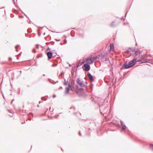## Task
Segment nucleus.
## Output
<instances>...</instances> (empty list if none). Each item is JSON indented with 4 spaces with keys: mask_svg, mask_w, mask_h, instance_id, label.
<instances>
[{
    "mask_svg": "<svg viewBox=\"0 0 153 153\" xmlns=\"http://www.w3.org/2000/svg\"><path fill=\"white\" fill-rule=\"evenodd\" d=\"M135 60L133 59L128 64L127 61H126L121 68V69H123L124 68L125 69H127L133 67L135 65Z\"/></svg>",
    "mask_w": 153,
    "mask_h": 153,
    "instance_id": "f257e3e1",
    "label": "nucleus"
},
{
    "mask_svg": "<svg viewBox=\"0 0 153 153\" xmlns=\"http://www.w3.org/2000/svg\"><path fill=\"white\" fill-rule=\"evenodd\" d=\"M100 107V110H103V112L105 113L108 110V105L107 104H105V103L103 102L102 104H99Z\"/></svg>",
    "mask_w": 153,
    "mask_h": 153,
    "instance_id": "f03ea898",
    "label": "nucleus"
},
{
    "mask_svg": "<svg viewBox=\"0 0 153 153\" xmlns=\"http://www.w3.org/2000/svg\"><path fill=\"white\" fill-rule=\"evenodd\" d=\"M76 82L81 87H85L87 88V85L84 83L83 81H81L80 78H78L76 80Z\"/></svg>",
    "mask_w": 153,
    "mask_h": 153,
    "instance_id": "7ed1b4c3",
    "label": "nucleus"
},
{
    "mask_svg": "<svg viewBox=\"0 0 153 153\" xmlns=\"http://www.w3.org/2000/svg\"><path fill=\"white\" fill-rule=\"evenodd\" d=\"M83 69L85 71H89L91 69L90 65L89 64L85 63L82 66Z\"/></svg>",
    "mask_w": 153,
    "mask_h": 153,
    "instance_id": "20e7f679",
    "label": "nucleus"
},
{
    "mask_svg": "<svg viewBox=\"0 0 153 153\" xmlns=\"http://www.w3.org/2000/svg\"><path fill=\"white\" fill-rule=\"evenodd\" d=\"M70 85L72 86L73 88L75 89V90L76 89L78 88V85L75 84L74 82V79H70Z\"/></svg>",
    "mask_w": 153,
    "mask_h": 153,
    "instance_id": "39448f33",
    "label": "nucleus"
},
{
    "mask_svg": "<svg viewBox=\"0 0 153 153\" xmlns=\"http://www.w3.org/2000/svg\"><path fill=\"white\" fill-rule=\"evenodd\" d=\"M107 55H105V54H103L102 53H101L99 55V56L101 58V59H103L104 58H105L106 60H108V58L107 57Z\"/></svg>",
    "mask_w": 153,
    "mask_h": 153,
    "instance_id": "423d86ee",
    "label": "nucleus"
},
{
    "mask_svg": "<svg viewBox=\"0 0 153 153\" xmlns=\"http://www.w3.org/2000/svg\"><path fill=\"white\" fill-rule=\"evenodd\" d=\"M46 54L48 56V59H50L52 58L53 56V52L51 51H48L46 53Z\"/></svg>",
    "mask_w": 153,
    "mask_h": 153,
    "instance_id": "0eeeda50",
    "label": "nucleus"
},
{
    "mask_svg": "<svg viewBox=\"0 0 153 153\" xmlns=\"http://www.w3.org/2000/svg\"><path fill=\"white\" fill-rule=\"evenodd\" d=\"M120 122L121 123V126H123L122 129L120 131V132H122L123 130L125 131V129L127 127L126 125L123 122L122 120H120Z\"/></svg>",
    "mask_w": 153,
    "mask_h": 153,
    "instance_id": "6e6552de",
    "label": "nucleus"
},
{
    "mask_svg": "<svg viewBox=\"0 0 153 153\" xmlns=\"http://www.w3.org/2000/svg\"><path fill=\"white\" fill-rule=\"evenodd\" d=\"M87 75L89 77V79L90 81L92 82L94 80V79L93 78V76L90 73L88 72Z\"/></svg>",
    "mask_w": 153,
    "mask_h": 153,
    "instance_id": "1a4fd4ad",
    "label": "nucleus"
},
{
    "mask_svg": "<svg viewBox=\"0 0 153 153\" xmlns=\"http://www.w3.org/2000/svg\"><path fill=\"white\" fill-rule=\"evenodd\" d=\"M91 60H92V57H88L86 60V63L90 64V62H91Z\"/></svg>",
    "mask_w": 153,
    "mask_h": 153,
    "instance_id": "9d476101",
    "label": "nucleus"
},
{
    "mask_svg": "<svg viewBox=\"0 0 153 153\" xmlns=\"http://www.w3.org/2000/svg\"><path fill=\"white\" fill-rule=\"evenodd\" d=\"M97 56H94L93 58H92V60H91V62H90V64H92L97 59Z\"/></svg>",
    "mask_w": 153,
    "mask_h": 153,
    "instance_id": "9b49d317",
    "label": "nucleus"
},
{
    "mask_svg": "<svg viewBox=\"0 0 153 153\" xmlns=\"http://www.w3.org/2000/svg\"><path fill=\"white\" fill-rule=\"evenodd\" d=\"M133 59L135 60V63H136L137 62H141L142 60L143 59V57H141L140 59H138L137 58H134Z\"/></svg>",
    "mask_w": 153,
    "mask_h": 153,
    "instance_id": "f8f14e48",
    "label": "nucleus"
},
{
    "mask_svg": "<svg viewBox=\"0 0 153 153\" xmlns=\"http://www.w3.org/2000/svg\"><path fill=\"white\" fill-rule=\"evenodd\" d=\"M84 90V88H79L78 86V88L76 89L75 91L77 94H78L79 93V90Z\"/></svg>",
    "mask_w": 153,
    "mask_h": 153,
    "instance_id": "ddd939ff",
    "label": "nucleus"
},
{
    "mask_svg": "<svg viewBox=\"0 0 153 153\" xmlns=\"http://www.w3.org/2000/svg\"><path fill=\"white\" fill-rule=\"evenodd\" d=\"M114 49V45L113 44H111L110 45L109 51L113 50Z\"/></svg>",
    "mask_w": 153,
    "mask_h": 153,
    "instance_id": "4468645a",
    "label": "nucleus"
},
{
    "mask_svg": "<svg viewBox=\"0 0 153 153\" xmlns=\"http://www.w3.org/2000/svg\"><path fill=\"white\" fill-rule=\"evenodd\" d=\"M70 89L68 86H67L65 88V93L67 94L69 93V91Z\"/></svg>",
    "mask_w": 153,
    "mask_h": 153,
    "instance_id": "2eb2a0df",
    "label": "nucleus"
},
{
    "mask_svg": "<svg viewBox=\"0 0 153 153\" xmlns=\"http://www.w3.org/2000/svg\"><path fill=\"white\" fill-rule=\"evenodd\" d=\"M110 27H114L116 26V25L114 24V21H113L109 25Z\"/></svg>",
    "mask_w": 153,
    "mask_h": 153,
    "instance_id": "dca6fc26",
    "label": "nucleus"
},
{
    "mask_svg": "<svg viewBox=\"0 0 153 153\" xmlns=\"http://www.w3.org/2000/svg\"><path fill=\"white\" fill-rule=\"evenodd\" d=\"M68 86L69 87V88L70 89L73 91V88L72 86H71L70 85V82H69L68 84Z\"/></svg>",
    "mask_w": 153,
    "mask_h": 153,
    "instance_id": "f3484780",
    "label": "nucleus"
},
{
    "mask_svg": "<svg viewBox=\"0 0 153 153\" xmlns=\"http://www.w3.org/2000/svg\"><path fill=\"white\" fill-rule=\"evenodd\" d=\"M129 48L130 50L131 51H134L135 50V48L134 47Z\"/></svg>",
    "mask_w": 153,
    "mask_h": 153,
    "instance_id": "a211bd4d",
    "label": "nucleus"
},
{
    "mask_svg": "<svg viewBox=\"0 0 153 153\" xmlns=\"http://www.w3.org/2000/svg\"><path fill=\"white\" fill-rule=\"evenodd\" d=\"M130 55L131 56H133L134 57V58H135V57H136V56L134 52H132V53H131Z\"/></svg>",
    "mask_w": 153,
    "mask_h": 153,
    "instance_id": "6ab92c4d",
    "label": "nucleus"
},
{
    "mask_svg": "<svg viewBox=\"0 0 153 153\" xmlns=\"http://www.w3.org/2000/svg\"><path fill=\"white\" fill-rule=\"evenodd\" d=\"M64 78V82L63 83V84L65 85H67V82L66 81L65 79V78Z\"/></svg>",
    "mask_w": 153,
    "mask_h": 153,
    "instance_id": "aec40b11",
    "label": "nucleus"
},
{
    "mask_svg": "<svg viewBox=\"0 0 153 153\" xmlns=\"http://www.w3.org/2000/svg\"><path fill=\"white\" fill-rule=\"evenodd\" d=\"M127 13H128V12H127L126 14H125V18H123V17H122L121 18H120V19H123V20H125V18H126V15H127Z\"/></svg>",
    "mask_w": 153,
    "mask_h": 153,
    "instance_id": "412c9836",
    "label": "nucleus"
},
{
    "mask_svg": "<svg viewBox=\"0 0 153 153\" xmlns=\"http://www.w3.org/2000/svg\"><path fill=\"white\" fill-rule=\"evenodd\" d=\"M19 45H16V46H15V48L16 49V51L18 52V49H17V48H18V47H19Z\"/></svg>",
    "mask_w": 153,
    "mask_h": 153,
    "instance_id": "4be33fe9",
    "label": "nucleus"
},
{
    "mask_svg": "<svg viewBox=\"0 0 153 153\" xmlns=\"http://www.w3.org/2000/svg\"><path fill=\"white\" fill-rule=\"evenodd\" d=\"M82 64L81 63H79L77 65H76V67L77 68H78L80 66H81L82 65Z\"/></svg>",
    "mask_w": 153,
    "mask_h": 153,
    "instance_id": "5701e85b",
    "label": "nucleus"
},
{
    "mask_svg": "<svg viewBox=\"0 0 153 153\" xmlns=\"http://www.w3.org/2000/svg\"><path fill=\"white\" fill-rule=\"evenodd\" d=\"M135 54L136 56H137L138 54V51L137 50L135 52Z\"/></svg>",
    "mask_w": 153,
    "mask_h": 153,
    "instance_id": "b1692460",
    "label": "nucleus"
},
{
    "mask_svg": "<svg viewBox=\"0 0 153 153\" xmlns=\"http://www.w3.org/2000/svg\"><path fill=\"white\" fill-rule=\"evenodd\" d=\"M41 99L42 100L44 101H45L47 100V99L45 98V97H41Z\"/></svg>",
    "mask_w": 153,
    "mask_h": 153,
    "instance_id": "393cba45",
    "label": "nucleus"
},
{
    "mask_svg": "<svg viewBox=\"0 0 153 153\" xmlns=\"http://www.w3.org/2000/svg\"><path fill=\"white\" fill-rule=\"evenodd\" d=\"M149 146L150 147H151L152 149H153V144L152 143L149 144Z\"/></svg>",
    "mask_w": 153,
    "mask_h": 153,
    "instance_id": "a878e982",
    "label": "nucleus"
},
{
    "mask_svg": "<svg viewBox=\"0 0 153 153\" xmlns=\"http://www.w3.org/2000/svg\"><path fill=\"white\" fill-rule=\"evenodd\" d=\"M74 32V31H72L71 33V36L73 37L74 36V34L73 33Z\"/></svg>",
    "mask_w": 153,
    "mask_h": 153,
    "instance_id": "bb28decb",
    "label": "nucleus"
},
{
    "mask_svg": "<svg viewBox=\"0 0 153 153\" xmlns=\"http://www.w3.org/2000/svg\"><path fill=\"white\" fill-rule=\"evenodd\" d=\"M51 49L49 47H48L46 49V51H51Z\"/></svg>",
    "mask_w": 153,
    "mask_h": 153,
    "instance_id": "cd10ccee",
    "label": "nucleus"
},
{
    "mask_svg": "<svg viewBox=\"0 0 153 153\" xmlns=\"http://www.w3.org/2000/svg\"><path fill=\"white\" fill-rule=\"evenodd\" d=\"M130 52H131V51L129 48H128L127 50L126 51V53H128Z\"/></svg>",
    "mask_w": 153,
    "mask_h": 153,
    "instance_id": "c85d7f7f",
    "label": "nucleus"
},
{
    "mask_svg": "<svg viewBox=\"0 0 153 153\" xmlns=\"http://www.w3.org/2000/svg\"><path fill=\"white\" fill-rule=\"evenodd\" d=\"M57 65V64H55V63H53V64L52 65V67H53V66H56Z\"/></svg>",
    "mask_w": 153,
    "mask_h": 153,
    "instance_id": "c756f323",
    "label": "nucleus"
},
{
    "mask_svg": "<svg viewBox=\"0 0 153 153\" xmlns=\"http://www.w3.org/2000/svg\"><path fill=\"white\" fill-rule=\"evenodd\" d=\"M32 52H33L34 53H35L36 52V50L35 48H33V51H32Z\"/></svg>",
    "mask_w": 153,
    "mask_h": 153,
    "instance_id": "7c9ffc66",
    "label": "nucleus"
},
{
    "mask_svg": "<svg viewBox=\"0 0 153 153\" xmlns=\"http://www.w3.org/2000/svg\"><path fill=\"white\" fill-rule=\"evenodd\" d=\"M85 62H86V61H85L84 60V59L81 63L82 64H83L85 63Z\"/></svg>",
    "mask_w": 153,
    "mask_h": 153,
    "instance_id": "2f4dec72",
    "label": "nucleus"
},
{
    "mask_svg": "<svg viewBox=\"0 0 153 153\" xmlns=\"http://www.w3.org/2000/svg\"><path fill=\"white\" fill-rule=\"evenodd\" d=\"M29 114L33 116V113L32 112H30V113H29Z\"/></svg>",
    "mask_w": 153,
    "mask_h": 153,
    "instance_id": "473e14b6",
    "label": "nucleus"
},
{
    "mask_svg": "<svg viewBox=\"0 0 153 153\" xmlns=\"http://www.w3.org/2000/svg\"><path fill=\"white\" fill-rule=\"evenodd\" d=\"M73 108L74 110H75V107L74 106H72L71 107V109Z\"/></svg>",
    "mask_w": 153,
    "mask_h": 153,
    "instance_id": "72a5a7b5",
    "label": "nucleus"
},
{
    "mask_svg": "<svg viewBox=\"0 0 153 153\" xmlns=\"http://www.w3.org/2000/svg\"><path fill=\"white\" fill-rule=\"evenodd\" d=\"M50 43H51L52 45H53L54 44V42L53 41H52Z\"/></svg>",
    "mask_w": 153,
    "mask_h": 153,
    "instance_id": "f704fd0d",
    "label": "nucleus"
},
{
    "mask_svg": "<svg viewBox=\"0 0 153 153\" xmlns=\"http://www.w3.org/2000/svg\"><path fill=\"white\" fill-rule=\"evenodd\" d=\"M79 136H82V134H81V132H80V131H79Z\"/></svg>",
    "mask_w": 153,
    "mask_h": 153,
    "instance_id": "c9c22d12",
    "label": "nucleus"
},
{
    "mask_svg": "<svg viewBox=\"0 0 153 153\" xmlns=\"http://www.w3.org/2000/svg\"><path fill=\"white\" fill-rule=\"evenodd\" d=\"M67 40H66V39H65L64 40V42L65 44H66L67 43Z\"/></svg>",
    "mask_w": 153,
    "mask_h": 153,
    "instance_id": "e433bc0d",
    "label": "nucleus"
},
{
    "mask_svg": "<svg viewBox=\"0 0 153 153\" xmlns=\"http://www.w3.org/2000/svg\"><path fill=\"white\" fill-rule=\"evenodd\" d=\"M138 52L139 53V54H141V53H142V51H140L139 50H138Z\"/></svg>",
    "mask_w": 153,
    "mask_h": 153,
    "instance_id": "4c0bfd02",
    "label": "nucleus"
},
{
    "mask_svg": "<svg viewBox=\"0 0 153 153\" xmlns=\"http://www.w3.org/2000/svg\"><path fill=\"white\" fill-rule=\"evenodd\" d=\"M9 60L11 61V60H12V58L11 57H10L9 58Z\"/></svg>",
    "mask_w": 153,
    "mask_h": 153,
    "instance_id": "58836bf2",
    "label": "nucleus"
},
{
    "mask_svg": "<svg viewBox=\"0 0 153 153\" xmlns=\"http://www.w3.org/2000/svg\"><path fill=\"white\" fill-rule=\"evenodd\" d=\"M56 97V95L55 94H54L53 96V98H54L55 97Z\"/></svg>",
    "mask_w": 153,
    "mask_h": 153,
    "instance_id": "ea45409f",
    "label": "nucleus"
},
{
    "mask_svg": "<svg viewBox=\"0 0 153 153\" xmlns=\"http://www.w3.org/2000/svg\"><path fill=\"white\" fill-rule=\"evenodd\" d=\"M77 114V112H74L73 114L74 115H76Z\"/></svg>",
    "mask_w": 153,
    "mask_h": 153,
    "instance_id": "a19ab883",
    "label": "nucleus"
},
{
    "mask_svg": "<svg viewBox=\"0 0 153 153\" xmlns=\"http://www.w3.org/2000/svg\"><path fill=\"white\" fill-rule=\"evenodd\" d=\"M55 117L56 119H58V117L57 116H55Z\"/></svg>",
    "mask_w": 153,
    "mask_h": 153,
    "instance_id": "79ce46f5",
    "label": "nucleus"
},
{
    "mask_svg": "<svg viewBox=\"0 0 153 153\" xmlns=\"http://www.w3.org/2000/svg\"><path fill=\"white\" fill-rule=\"evenodd\" d=\"M148 62L147 61H144V62H142L141 63H146V62Z\"/></svg>",
    "mask_w": 153,
    "mask_h": 153,
    "instance_id": "37998d69",
    "label": "nucleus"
},
{
    "mask_svg": "<svg viewBox=\"0 0 153 153\" xmlns=\"http://www.w3.org/2000/svg\"><path fill=\"white\" fill-rule=\"evenodd\" d=\"M81 120H84L85 121H86L87 120L86 119H81Z\"/></svg>",
    "mask_w": 153,
    "mask_h": 153,
    "instance_id": "c03bdc74",
    "label": "nucleus"
},
{
    "mask_svg": "<svg viewBox=\"0 0 153 153\" xmlns=\"http://www.w3.org/2000/svg\"><path fill=\"white\" fill-rule=\"evenodd\" d=\"M50 42H46V45H48Z\"/></svg>",
    "mask_w": 153,
    "mask_h": 153,
    "instance_id": "a18cd8bd",
    "label": "nucleus"
},
{
    "mask_svg": "<svg viewBox=\"0 0 153 153\" xmlns=\"http://www.w3.org/2000/svg\"><path fill=\"white\" fill-rule=\"evenodd\" d=\"M55 40L57 41H59L60 40V39H56Z\"/></svg>",
    "mask_w": 153,
    "mask_h": 153,
    "instance_id": "49530a36",
    "label": "nucleus"
},
{
    "mask_svg": "<svg viewBox=\"0 0 153 153\" xmlns=\"http://www.w3.org/2000/svg\"><path fill=\"white\" fill-rule=\"evenodd\" d=\"M49 81L51 83H53V82H52L51 81V79H49Z\"/></svg>",
    "mask_w": 153,
    "mask_h": 153,
    "instance_id": "de8ad7c7",
    "label": "nucleus"
},
{
    "mask_svg": "<svg viewBox=\"0 0 153 153\" xmlns=\"http://www.w3.org/2000/svg\"><path fill=\"white\" fill-rule=\"evenodd\" d=\"M64 74V73L63 72H62L61 73V74H60L61 75H62L63 74Z\"/></svg>",
    "mask_w": 153,
    "mask_h": 153,
    "instance_id": "09e8293b",
    "label": "nucleus"
},
{
    "mask_svg": "<svg viewBox=\"0 0 153 153\" xmlns=\"http://www.w3.org/2000/svg\"><path fill=\"white\" fill-rule=\"evenodd\" d=\"M68 64L69 66L71 67V65L70 64L68 63Z\"/></svg>",
    "mask_w": 153,
    "mask_h": 153,
    "instance_id": "8fccbe9b",
    "label": "nucleus"
},
{
    "mask_svg": "<svg viewBox=\"0 0 153 153\" xmlns=\"http://www.w3.org/2000/svg\"><path fill=\"white\" fill-rule=\"evenodd\" d=\"M42 102V101H39V103L40 104Z\"/></svg>",
    "mask_w": 153,
    "mask_h": 153,
    "instance_id": "3c124183",
    "label": "nucleus"
},
{
    "mask_svg": "<svg viewBox=\"0 0 153 153\" xmlns=\"http://www.w3.org/2000/svg\"><path fill=\"white\" fill-rule=\"evenodd\" d=\"M60 44L61 45H62V44H62V42H61V43H60Z\"/></svg>",
    "mask_w": 153,
    "mask_h": 153,
    "instance_id": "603ef678",
    "label": "nucleus"
},
{
    "mask_svg": "<svg viewBox=\"0 0 153 153\" xmlns=\"http://www.w3.org/2000/svg\"><path fill=\"white\" fill-rule=\"evenodd\" d=\"M58 82V81H56V82H55V83H57Z\"/></svg>",
    "mask_w": 153,
    "mask_h": 153,
    "instance_id": "864d4df0",
    "label": "nucleus"
},
{
    "mask_svg": "<svg viewBox=\"0 0 153 153\" xmlns=\"http://www.w3.org/2000/svg\"><path fill=\"white\" fill-rule=\"evenodd\" d=\"M13 79H14L13 77H12V78H11V79H12V80H13Z\"/></svg>",
    "mask_w": 153,
    "mask_h": 153,
    "instance_id": "5fc2aeb1",
    "label": "nucleus"
},
{
    "mask_svg": "<svg viewBox=\"0 0 153 153\" xmlns=\"http://www.w3.org/2000/svg\"><path fill=\"white\" fill-rule=\"evenodd\" d=\"M123 24H124V25H126V23H123Z\"/></svg>",
    "mask_w": 153,
    "mask_h": 153,
    "instance_id": "6e6d98bb",
    "label": "nucleus"
},
{
    "mask_svg": "<svg viewBox=\"0 0 153 153\" xmlns=\"http://www.w3.org/2000/svg\"><path fill=\"white\" fill-rule=\"evenodd\" d=\"M74 68H72V69H73V70H74Z\"/></svg>",
    "mask_w": 153,
    "mask_h": 153,
    "instance_id": "4d7b16f0",
    "label": "nucleus"
},
{
    "mask_svg": "<svg viewBox=\"0 0 153 153\" xmlns=\"http://www.w3.org/2000/svg\"><path fill=\"white\" fill-rule=\"evenodd\" d=\"M14 101V99H13V100H12V102H13Z\"/></svg>",
    "mask_w": 153,
    "mask_h": 153,
    "instance_id": "13d9d810",
    "label": "nucleus"
},
{
    "mask_svg": "<svg viewBox=\"0 0 153 153\" xmlns=\"http://www.w3.org/2000/svg\"><path fill=\"white\" fill-rule=\"evenodd\" d=\"M20 74L22 73V71H20Z\"/></svg>",
    "mask_w": 153,
    "mask_h": 153,
    "instance_id": "bf43d9fd",
    "label": "nucleus"
},
{
    "mask_svg": "<svg viewBox=\"0 0 153 153\" xmlns=\"http://www.w3.org/2000/svg\"><path fill=\"white\" fill-rule=\"evenodd\" d=\"M60 88H62V87H60Z\"/></svg>",
    "mask_w": 153,
    "mask_h": 153,
    "instance_id": "052dcab7",
    "label": "nucleus"
},
{
    "mask_svg": "<svg viewBox=\"0 0 153 153\" xmlns=\"http://www.w3.org/2000/svg\"><path fill=\"white\" fill-rule=\"evenodd\" d=\"M87 82H85V84H86V85H87Z\"/></svg>",
    "mask_w": 153,
    "mask_h": 153,
    "instance_id": "680f3d73",
    "label": "nucleus"
},
{
    "mask_svg": "<svg viewBox=\"0 0 153 153\" xmlns=\"http://www.w3.org/2000/svg\"><path fill=\"white\" fill-rule=\"evenodd\" d=\"M30 38H31V35H30Z\"/></svg>",
    "mask_w": 153,
    "mask_h": 153,
    "instance_id": "e2e57ef3",
    "label": "nucleus"
},
{
    "mask_svg": "<svg viewBox=\"0 0 153 153\" xmlns=\"http://www.w3.org/2000/svg\"><path fill=\"white\" fill-rule=\"evenodd\" d=\"M62 149V151H63V150L62 149Z\"/></svg>",
    "mask_w": 153,
    "mask_h": 153,
    "instance_id": "0e129e2a",
    "label": "nucleus"
},
{
    "mask_svg": "<svg viewBox=\"0 0 153 153\" xmlns=\"http://www.w3.org/2000/svg\"><path fill=\"white\" fill-rule=\"evenodd\" d=\"M55 53L57 55V54L56 52H55Z\"/></svg>",
    "mask_w": 153,
    "mask_h": 153,
    "instance_id": "69168bd1",
    "label": "nucleus"
},
{
    "mask_svg": "<svg viewBox=\"0 0 153 153\" xmlns=\"http://www.w3.org/2000/svg\"><path fill=\"white\" fill-rule=\"evenodd\" d=\"M43 76H45V74H43Z\"/></svg>",
    "mask_w": 153,
    "mask_h": 153,
    "instance_id": "338daca9",
    "label": "nucleus"
},
{
    "mask_svg": "<svg viewBox=\"0 0 153 153\" xmlns=\"http://www.w3.org/2000/svg\"><path fill=\"white\" fill-rule=\"evenodd\" d=\"M29 120H31V118L30 119H29Z\"/></svg>",
    "mask_w": 153,
    "mask_h": 153,
    "instance_id": "774afa93",
    "label": "nucleus"
}]
</instances>
